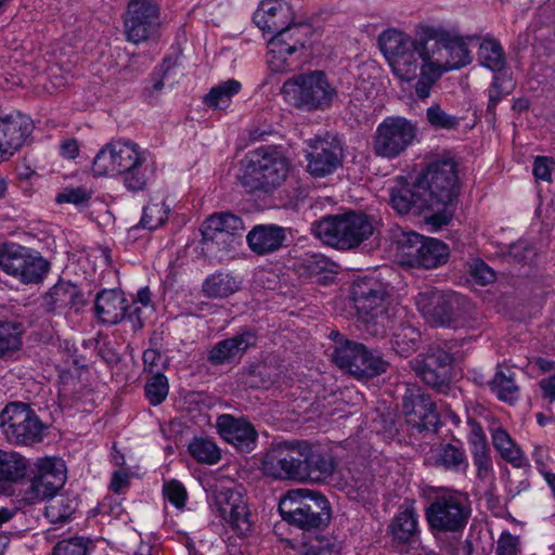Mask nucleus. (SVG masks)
Returning a JSON list of instances; mask_svg holds the SVG:
<instances>
[{"instance_id":"bb28decb","label":"nucleus","mask_w":555,"mask_h":555,"mask_svg":"<svg viewBox=\"0 0 555 555\" xmlns=\"http://www.w3.org/2000/svg\"><path fill=\"white\" fill-rule=\"evenodd\" d=\"M390 203L392 208L400 215L412 210L415 214L431 212L424 191L418 188L417 179L414 183H408L402 179L399 180L391 189Z\"/></svg>"},{"instance_id":"9d476101","label":"nucleus","mask_w":555,"mask_h":555,"mask_svg":"<svg viewBox=\"0 0 555 555\" xmlns=\"http://www.w3.org/2000/svg\"><path fill=\"white\" fill-rule=\"evenodd\" d=\"M387 289L384 283L372 276H364L353 281L351 285V299L354 307L374 335L384 334L390 322L386 310Z\"/></svg>"},{"instance_id":"ddd939ff","label":"nucleus","mask_w":555,"mask_h":555,"mask_svg":"<svg viewBox=\"0 0 555 555\" xmlns=\"http://www.w3.org/2000/svg\"><path fill=\"white\" fill-rule=\"evenodd\" d=\"M334 363L357 378L374 377L385 373L388 362L370 352L362 344L343 340L333 351Z\"/></svg>"},{"instance_id":"b1692460","label":"nucleus","mask_w":555,"mask_h":555,"mask_svg":"<svg viewBox=\"0 0 555 555\" xmlns=\"http://www.w3.org/2000/svg\"><path fill=\"white\" fill-rule=\"evenodd\" d=\"M253 21L264 33L279 36L287 33H298L302 26L291 23V11L286 3L280 0H264L254 13Z\"/></svg>"},{"instance_id":"4be33fe9","label":"nucleus","mask_w":555,"mask_h":555,"mask_svg":"<svg viewBox=\"0 0 555 555\" xmlns=\"http://www.w3.org/2000/svg\"><path fill=\"white\" fill-rule=\"evenodd\" d=\"M33 120L20 112L0 116V162L11 158L33 132Z\"/></svg>"},{"instance_id":"a878e982","label":"nucleus","mask_w":555,"mask_h":555,"mask_svg":"<svg viewBox=\"0 0 555 555\" xmlns=\"http://www.w3.org/2000/svg\"><path fill=\"white\" fill-rule=\"evenodd\" d=\"M218 434L242 452H250L256 444L257 431L253 424L243 417L222 414L216 421Z\"/></svg>"},{"instance_id":"7ed1b4c3","label":"nucleus","mask_w":555,"mask_h":555,"mask_svg":"<svg viewBox=\"0 0 555 555\" xmlns=\"http://www.w3.org/2000/svg\"><path fill=\"white\" fill-rule=\"evenodd\" d=\"M416 179L431 211L426 222L436 229L448 224L453 216L449 206L459 194L456 163L452 158L431 162Z\"/></svg>"},{"instance_id":"c03bdc74","label":"nucleus","mask_w":555,"mask_h":555,"mask_svg":"<svg viewBox=\"0 0 555 555\" xmlns=\"http://www.w3.org/2000/svg\"><path fill=\"white\" fill-rule=\"evenodd\" d=\"M340 542L331 535H317L300 545L297 555H339Z\"/></svg>"},{"instance_id":"20e7f679","label":"nucleus","mask_w":555,"mask_h":555,"mask_svg":"<svg viewBox=\"0 0 555 555\" xmlns=\"http://www.w3.org/2000/svg\"><path fill=\"white\" fill-rule=\"evenodd\" d=\"M289 162L275 146L248 152L241 160L237 179L249 191L272 193L285 181Z\"/></svg>"},{"instance_id":"473e14b6","label":"nucleus","mask_w":555,"mask_h":555,"mask_svg":"<svg viewBox=\"0 0 555 555\" xmlns=\"http://www.w3.org/2000/svg\"><path fill=\"white\" fill-rule=\"evenodd\" d=\"M23 326L14 321H0V360L17 358L23 347Z\"/></svg>"},{"instance_id":"bf43d9fd","label":"nucleus","mask_w":555,"mask_h":555,"mask_svg":"<svg viewBox=\"0 0 555 555\" xmlns=\"http://www.w3.org/2000/svg\"><path fill=\"white\" fill-rule=\"evenodd\" d=\"M503 94L504 93H503L500 80L498 77H494L489 89H488L489 102H488V107H487L488 114H491L493 117L495 115L496 105L503 99Z\"/></svg>"},{"instance_id":"412c9836","label":"nucleus","mask_w":555,"mask_h":555,"mask_svg":"<svg viewBox=\"0 0 555 555\" xmlns=\"http://www.w3.org/2000/svg\"><path fill=\"white\" fill-rule=\"evenodd\" d=\"M309 173L315 178H323L333 173L343 162V146L335 137L315 139L310 144L307 154Z\"/></svg>"},{"instance_id":"6ab92c4d","label":"nucleus","mask_w":555,"mask_h":555,"mask_svg":"<svg viewBox=\"0 0 555 555\" xmlns=\"http://www.w3.org/2000/svg\"><path fill=\"white\" fill-rule=\"evenodd\" d=\"M36 474L30 485L28 500H44L55 494L66 481V465L55 456L38 459L35 463Z\"/></svg>"},{"instance_id":"9b49d317","label":"nucleus","mask_w":555,"mask_h":555,"mask_svg":"<svg viewBox=\"0 0 555 555\" xmlns=\"http://www.w3.org/2000/svg\"><path fill=\"white\" fill-rule=\"evenodd\" d=\"M0 428L9 442L30 446L43 439L46 426L28 404L11 402L0 413Z\"/></svg>"},{"instance_id":"f3484780","label":"nucleus","mask_w":555,"mask_h":555,"mask_svg":"<svg viewBox=\"0 0 555 555\" xmlns=\"http://www.w3.org/2000/svg\"><path fill=\"white\" fill-rule=\"evenodd\" d=\"M159 25V4L156 0H129L125 17L127 39L135 44L150 39Z\"/></svg>"},{"instance_id":"7c9ffc66","label":"nucleus","mask_w":555,"mask_h":555,"mask_svg":"<svg viewBox=\"0 0 555 555\" xmlns=\"http://www.w3.org/2000/svg\"><path fill=\"white\" fill-rule=\"evenodd\" d=\"M392 540L400 544H408L417 539L418 515L412 504L400 506L398 513L388 526Z\"/></svg>"},{"instance_id":"a211bd4d","label":"nucleus","mask_w":555,"mask_h":555,"mask_svg":"<svg viewBox=\"0 0 555 555\" xmlns=\"http://www.w3.org/2000/svg\"><path fill=\"white\" fill-rule=\"evenodd\" d=\"M405 422L417 431H436L439 415L431 398L417 387H410L403 396Z\"/></svg>"},{"instance_id":"ea45409f","label":"nucleus","mask_w":555,"mask_h":555,"mask_svg":"<svg viewBox=\"0 0 555 555\" xmlns=\"http://www.w3.org/2000/svg\"><path fill=\"white\" fill-rule=\"evenodd\" d=\"M420 337V332L413 326L399 325L391 334V347L396 353L408 357L417 349Z\"/></svg>"},{"instance_id":"864d4df0","label":"nucleus","mask_w":555,"mask_h":555,"mask_svg":"<svg viewBox=\"0 0 555 555\" xmlns=\"http://www.w3.org/2000/svg\"><path fill=\"white\" fill-rule=\"evenodd\" d=\"M164 496L177 508H182L185 505L186 490L184 486L177 481L171 480L166 482L163 488Z\"/></svg>"},{"instance_id":"39448f33","label":"nucleus","mask_w":555,"mask_h":555,"mask_svg":"<svg viewBox=\"0 0 555 555\" xmlns=\"http://www.w3.org/2000/svg\"><path fill=\"white\" fill-rule=\"evenodd\" d=\"M282 519L302 530L322 529L331 519L327 499L307 489L288 491L279 503Z\"/></svg>"},{"instance_id":"8fccbe9b","label":"nucleus","mask_w":555,"mask_h":555,"mask_svg":"<svg viewBox=\"0 0 555 555\" xmlns=\"http://www.w3.org/2000/svg\"><path fill=\"white\" fill-rule=\"evenodd\" d=\"M145 397L152 405L160 404L168 396L169 385L166 376L156 372L145 384Z\"/></svg>"},{"instance_id":"69168bd1","label":"nucleus","mask_w":555,"mask_h":555,"mask_svg":"<svg viewBox=\"0 0 555 555\" xmlns=\"http://www.w3.org/2000/svg\"><path fill=\"white\" fill-rule=\"evenodd\" d=\"M79 153V145L76 139H65L60 144V154L67 159H74Z\"/></svg>"},{"instance_id":"774afa93","label":"nucleus","mask_w":555,"mask_h":555,"mask_svg":"<svg viewBox=\"0 0 555 555\" xmlns=\"http://www.w3.org/2000/svg\"><path fill=\"white\" fill-rule=\"evenodd\" d=\"M540 387L543 390V393L546 398L550 399V401H555V374L543 378L540 382Z\"/></svg>"},{"instance_id":"0eeeda50","label":"nucleus","mask_w":555,"mask_h":555,"mask_svg":"<svg viewBox=\"0 0 555 555\" xmlns=\"http://www.w3.org/2000/svg\"><path fill=\"white\" fill-rule=\"evenodd\" d=\"M282 94L293 106L312 112L327 109L337 98V90L323 72L312 70L287 79Z\"/></svg>"},{"instance_id":"72a5a7b5","label":"nucleus","mask_w":555,"mask_h":555,"mask_svg":"<svg viewBox=\"0 0 555 555\" xmlns=\"http://www.w3.org/2000/svg\"><path fill=\"white\" fill-rule=\"evenodd\" d=\"M427 237L416 232H402L397 241L402 263L421 268Z\"/></svg>"},{"instance_id":"79ce46f5","label":"nucleus","mask_w":555,"mask_h":555,"mask_svg":"<svg viewBox=\"0 0 555 555\" xmlns=\"http://www.w3.org/2000/svg\"><path fill=\"white\" fill-rule=\"evenodd\" d=\"M489 386L501 401L513 403L518 399L519 387L516 385L514 373L511 370L506 372L498 370Z\"/></svg>"},{"instance_id":"423d86ee","label":"nucleus","mask_w":555,"mask_h":555,"mask_svg":"<svg viewBox=\"0 0 555 555\" xmlns=\"http://www.w3.org/2000/svg\"><path fill=\"white\" fill-rule=\"evenodd\" d=\"M472 514L467 494L455 490L437 493L425 509L429 529L436 533L459 537L463 533Z\"/></svg>"},{"instance_id":"393cba45","label":"nucleus","mask_w":555,"mask_h":555,"mask_svg":"<svg viewBox=\"0 0 555 555\" xmlns=\"http://www.w3.org/2000/svg\"><path fill=\"white\" fill-rule=\"evenodd\" d=\"M95 317L103 323L117 324L128 318L138 320L141 326L139 313L141 308L134 306L129 307L125 294L118 289H103L98 293L94 302Z\"/></svg>"},{"instance_id":"58836bf2","label":"nucleus","mask_w":555,"mask_h":555,"mask_svg":"<svg viewBox=\"0 0 555 555\" xmlns=\"http://www.w3.org/2000/svg\"><path fill=\"white\" fill-rule=\"evenodd\" d=\"M49 501L44 508V515L50 522L62 525L70 519L77 507V502L66 495L49 496Z\"/></svg>"},{"instance_id":"2f4dec72","label":"nucleus","mask_w":555,"mask_h":555,"mask_svg":"<svg viewBox=\"0 0 555 555\" xmlns=\"http://www.w3.org/2000/svg\"><path fill=\"white\" fill-rule=\"evenodd\" d=\"M46 300L52 309L69 307L76 311L86 302L78 287L65 281L56 283L47 294Z\"/></svg>"},{"instance_id":"c756f323","label":"nucleus","mask_w":555,"mask_h":555,"mask_svg":"<svg viewBox=\"0 0 555 555\" xmlns=\"http://www.w3.org/2000/svg\"><path fill=\"white\" fill-rule=\"evenodd\" d=\"M285 238L284 228L274 224L256 225L246 237L249 248L258 255L280 249Z\"/></svg>"},{"instance_id":"cd10ccee","label":"nucleus","mask_w":555,"mask_h":555,"mask_svg":"<svg viewBox=\"0 0 555 555\" xmlns=\"http://www.w3.org/2000/svg\"><path fill=\"white\" fill-rule=\"evenodd\" d=\"M256 341L257 337L254 332L244 331L217 343L210 349L208 360L212 365H221L241 359Z\"/></svg>"},{"instance_id":"4d7b16f0","label":"nucleus","mask_w":555,"mask_h":555,"mask_svg":"<svg viewBox=\"0 0 555 555\" xmlns=\"http://www.w3.org/2000/svg\"><path fill=\"white\" fill-rule=\"evenodd\" d=\"M468 441L472 446V453H482L490 451L487 442L486 435L480 425L473 423L468 436Z\"/></svg>"},{"instance_id":"5701e85b","label":"nucleus","mask_w":555,"mask_h":555,"mask_svg":"<svg viewBox=\"0 0 555 555\" xmlns=\"http://www.w3.org/2000/svg\"><path fill=\"white\" fill-rule=\"evenodd\" d=\"M216 508L221 517L238 535L251 531L253 522L246 502L240 492L222 489L216 495Z\"/></svg>"},{"instance_id":"de8ad7c7","label":"nucleus","mask_w":555,"mask_h":555,"mask_svg":"<svg viewBox=\"0 0 555 555\" xmlns=\"http://www.w3.org/2000/svg\"><path fill=\"white\" fill-rule=\"evenodd\" d=\"M169 209L164 201H151L144 208L140 225L143 229L156 230L165 223Z\"/></svg>"},{"instance_id":"2eb2a0df","label":"nucleus","mask_w":555,"mask_h":555,"mask_svg":"<svg viewBox=\"0 0 555 555\" xmlns=\"http://www.w3.org/2000/svg\"><path fill=\"white\" fill-rule=\"evenodd\" d=\"M245 230L241 217L230 212H219L207 218L202 224L203 250L214 255L232 247L235 237H241Z\"/></svg>"},{"instance_id":"49530a36","label":"nucleus","mask_w":555,"mask_h":555,"mask_svg":"<svg viewBox=\"0 0 555 555\" xmlns=\"http://www.w3.org/2000/svg\"><path fill=\"white\" fill-rule=\"evenodd\" d=\"M449 258L448 246L433 237H427L421 268L434 269L444 264Z\"/></svg>"},{"instance_id":"09e8293b","label":"nucleus","mask_w":555,"mask_h":555,"mask_svg":"<svg viewBox=\"0 0 555 555\" xmlns=\"http://www.w3.org/2000/svg\"><path fill=\"white\" fill-rule=\"evenodd\" d=\"M25 464L21 456L0 450V480H15L24 475Z\"/></svg>"},{"instance_id":"4c0bfd02","label":"nucleus","mask_w":555,"mask_h":555,"mask_svg":"<svg viewBox=\"0 0 555 555\" xmlns=\"http://www.w3.org/2000/svg\"><path fill=\"white\" fill-rule=\"evenodd\" d=\"M435 465L454 473L465 472L468 462L463 449L446 443L435 450Z\"/></svg>"},{"instance_id":"3c124183","label":"nucleus","mask_w":555,"mask_h":555,"mask_svg":"<svg viewBox=\"0 0 555 555\" xmlns=\"http://www.w3.org/2000/svg\"><path fill=\"white\" fill-rule=\"evenodd\" d=\"M89 550V540L82 537H73L59 541L52 555H87Z\"/></svg>"},{"instance_id":"f704fd0d","label":"nucleus","mask_w":555,"mask_h":555,"mask_svg":"<svg viewBox=\"0 0 555 555\" xmlns=\"http://www.w3.org/2000/svg\"><path fill=\"white\" fill-rule=\"evenodd\" d=\"M305 479L324 480L334 472L333 459L320 452H314L311 448L305 444Z\"/></svg>"},{"instance_id":"f03ea898","label":"nucleus","mask_w":555,"mask_h":555,"mask_svg":"<svg viewBox=\"0 0 555 555\" xmlns=\"http://www.w3.org/2000/svg\"><path fill=\"white\" fill-rule=\"evenodd\" d=\"M92 171L98 177L120 176L127 190L142 191L154 163L146 150L130 140H115L106 143L95 155Z\"/></svg>"},{"instance_id":"680f3d73","label":"nucleus","mask_w":555,"mask_h":555,"mask_svg":"<svg viewBox=\"0 0 555 555\" xmlns=\"http://www.w3.org/2000/svg\"><path fill=\"white\" fill-rule=\"evenodd\" d=\"M511 256L518 262H529L534 257V250L525 242H518L511 248Z\"/></svg>"},{"instance_id":"f8f14e48","label":"nucleus","mask_w":555,"mask_h":555,"mask_svg":"<svg viewBox=\"0 0 555 555\" xmlns=\"http://www.w3.org/2000/svg\"><path fill=\"white\" fill-rule=\"evenodd\" d=\"M417 127L401 116L386 117L372 137V149L376 156L395 159L402 155L415 141Z\"/></svg>"},{"instance_id":"a19ab883","label":"nucleus","mask_w":555,"mask_h":555,"mask_svg":"<svg viewBox=\"0 0 555 555\" xmlns=\"http://www.w3.org/2000/svg\"><path fill=\"white\" fill-rule=\"evenodd\" d=\"M492 444L501 456L513 464L515 467L524 465V455L521 450L514 443L508 433L502 428H496L492 433Z\"/></svg>"},{"instance_id":"338daca9","label":"nucleus","mask_w":555,"mask_h":555,"mask_svg":"<svg viewBox=\"0 0 555 555\" xmlns=\"http://www.w3.org/2000/svg\"><path fill=\"white\" fill-rule=\"evenodd\" d=\"M129 485V474L125 470H117L113 474L111 480V490L115 493L121 491V489L128 487Z\"/></svg>"},{"instance_id":"6e6d98bb","label":"nucleus","mask_w":555,"mask_h":555,"mask_svg":"<svg viewBox=\"0 0 555 555\" xmlns=\"http://www.w3.org/2000/svg\"><path fill=\"white\" fill-rule=\"evenodd\" d=\"M474 465L477 469V477L486 480L491 477L493 467L490 451L482 453H473Z\"/></svg>"},{"instance_id":"37998d69","label":"nucleus","mask_w":555,"mask_h":555,"mask_svg":"<svg viewBox=\"0 0 555 555\" xmlns=\"http://www.w3.org/2000/svg\"><path fill=\"white\" fill-rule=\"evenodd\" d=\"M241 82L235 79H229L210 89L204 98L207 106L214 109L225 108L231 103L233 95L240 92Z\"/></svg>"},{"instance_id":"f257e3e1","label":"nucleus","mask_w":555,"mask_h":555,"mask_svg":"<svg viewBox=\"0 0 555 555\" xmlns=\"http://www.w3.org/2000/svg\"><path fill=\"white\" fill-rule=\"evenodd\" d=\"M378 44L397 78L416 80L414 90L420 100L430 96L443 74L473 60L466 38L440 26L418 25L414 37L388 29L379 35Z\"/></svg>"},{"instance_id":"e433bc0d","label":"nucleus","mask_w":555,"mask_h":555,"mask_svg":"<svg viewBox=\"0 0 555 555\" xmlns=\"http://www.w3.org/2000/svg\"><path fill=\"white\" fill-rule=\"evenodd\" d=\"M241 282L224 272L209 275L203 283V293L209 298H227L240 289Z\"/></svg>"},{"instance_id":"e2e57ef3","label":"nucleus","mask_w":555,"mask_h":555,"mask_svg":"<svg viewBox=\"0 0 555 555\" xmlns=\"http://www.w3.org/2000/svg\"><path fill=\"white\" fill-rule=\"evenodd\" d=\"M533 175L537 179L547 181L551 179L550 159L539 156L534 160Z\"/></svg>"},{"instance_id":"6e6552de","label":"nucleus","mask_w":555,"mask_h":555,"mask_svg":"<svg viewBox=\"0 0 555 555\" xmlns=\"http://www.w3.org/2000/svg\"><path fill=\"white\" fill-rule=\"evenodd\" d=\"M369 216L350 211L322 218L314 224V234L325 244L338 249H352L373 234Z\"/></svg>"},{"instance_id":"4468645a","label":"nucleus","mask_w":555,"mask_h":555,"mask_svg":"<svg viewBox=\"0 0 555 555\" xmlns=\"http://www.w3.org/2000/svg\"><path fill=\"white\" fill-rule=\"evenodd\" d=\"M305 460V443H281L267 452L262 470L274 479L304 480Z\"/></svg>"},{"instance_id":"dca6fc26","label":"nucleus","mask_w":555,"mask_h":555,"mask_svg":"<svg viewBox=\"0 0 555 555\" xmlns=\"http://www.w3.org/2000/svg\"><path fill=\"white\" fill-rule=\"evenodd\" d=\"M415 304L423 317L435 325L455 326L462 311V298L434 288L420 292Z\"/></svg>"},{"instance_id":"c9c22d12","label":"nucleus","mask_w":555,"mask_h":555,"mask_svg":"<svg viewBox=\"0 0 555 555\" xmlns=\"http://www.w3.org/2000/svg\"><path fill=\"white\" fill-rule=\"evenodd\" d=\"M478 62L493 73L502 72L506 66L504 49L493 37H486L478 49Z\"/></svg>"},{"instance_id":"1a4fd4ad","label":"nucleus","mask_w":555,"mask_h":555,"mask_svg":"<svg viewBox=\"0 0 555 555\" xmlns=\"http://www.w3.org/2000/svg\"><path fill=\"white\" fill-rule=\"evenodd\" d=\"M0 269L26 286L42 284L51 262L40 251L15 243L0 246Z\"/></svg>"},{"instance_id":"052dcab7","label":"nucleus","mask_w":555,"mask_h":555,"mask_svg":"<svg viewBox=\"0 0 555 555\" xmlns=\"http://www.w3.org/2000/svg\"><path fill=\"white\" fill-rule=\"evenodd\" d=\"M472 276L476 282L486 285L494 280V272L485 262H478L472 269Z\"/></svg>"},{"instance_id":"a18cd8bd","label":"nucleus","mask_w":555,"mask_h":555,"mask_svg":"<svg viewBox=\"0 0 555 555\" xmlns=\"http://www.w3.org/2000/svg\"><path fill=\"white\" fill-rule=\"evenodd\" d=\"M189 452L197 462L208 465H214L221 459L220 449L207 438H194L189 444Z\"/></svg>"},{"instance_id":"aec40b11","label":"nucleus","mask_w":555,"mask_h":555,"mask_svg":"<svg viewBox=\"0 0 555 555\" xmlns=\"http://www.w3.org/2000/svg\"><path fill=\"white\" fill-rule=\"evenodd\" d=\"M452 362L453 357L449 351L440 346H433L425 356L414 359L412 365L424 383L443 391L448 386Z\"/></svg>"},{"instance_id":"5fc2aeb1","label":"nucleus","mask_w":555,"mask_h":555,"mask_svg":"<svg viewBox=\"0 0 555 555\" xmlns=\"http://www.w3.org/2000/svg\"><path fill=\"white\" fill-rule=\"evenodd\" d=\"M90 197L91 194L82 186L66 188L56 195L55 201L57 204L78 205L88 202Z\"/></svg>"},{"instance_id":"603ef678","label":"nucleus","mask_w":555,"mask_h":555,"mask_svg":"<svg viewBox=\"0 0 555 555\" xmlns=\"http://www.w3.org/2000/svg\"><path fill=\"white\" fill-rule=\"evenodd\" d=\"M426 116L428 122L435 128L453 129L460 124L456 116L446 113L439 105L428 107Z\"/></svg>"},{"instance_id":"0e129e2a","label":"nucleus","mask_w":555,"mask_h":555,"mask_svg":"<svg viewBox=\"0 0 555 555\" xmlns=\"http://www.w3.org/2000/svg\"><path fill=\"white\" fill-rule=\"evenodd\" d=\"M142 359H143L144 371L154 373L155 370L158 369V366H159L162 356L155 349H146L143 352Z\"/></svg>"},{"instance_id":"c85d7f7f","label":"nucleus","mask_w":555,"mask_h":555,"mask_svg":"<svg viewBox=\"0 0 555 555\" xmlns=\"http://www.w3.org/2000/svg\"><path fill=\"white\" fill-rule=\"evenodd\" d=\"M287 33L273 36L269 41V51L267 53V64L273 73H286L292 70L293 62L288 59L298 48L304 47V41L295 39L293 42L286 41Z\"/></svg>"},{"instance_id":"13d9d810","label":"nucleus","mask_w":555,"mask_h":555,"mask_svg":"<svg viewBox=\"0 0 555 555\" xmlns=\"http://www.w3.org/2000/svg\"><path fill=\"white\" fill-rule=\"evenodd\" d=\"M518 552V538L511 533H503L496 546V555H516Z\"/></svg>"}]
</instances>
